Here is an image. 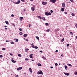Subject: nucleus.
<instances>
[{
    "mask_svg": "<svg viewBox=\"0 0 77 77\" xmlns=\"http://www.w3.org/2000/svg\"><path fill=\"white\" fill-rule=\"evenodd\" d=\"M20 0H18L17 2V4H19L20 3Z\"/></svg>",
    "mask_w": 77,
    "mask_h": 77,
    "instance_id": "nucleus-20",
    "label": "nucleus"
},
{
    "mask_svg": "<svg viewBox=\"0 0 77 77\" xmlns=\"http://www.w3.org/2000/svg\"><path fill=\"white\" fill-rule=\"evenodd\" d=\"M16 42H18V39H16Z\"/></svg>",
    "mask_w": 77,
    "mask_h": 77,
    "instance_id": "nucleus-32",
    "label": "nucleus"
},
{
    "mask_svg": "<svg viewBox=\"0 0 77 77\" xmlns=\"http://www.w3.org/2000/svg\"><path fill=\"white\" fill-rule=\"evenodd\" d=\"M29 71H31V70H32V69L31 68H29Z\"/></svg>",
    "mask_w": 77,
    "mask_h": 77,
    "instance_id": "nucleus-41",
    "label": "nucleus"
},
{
    "mask_svg": "<svg viewBox=\"0 0 77 77\" xmlns=\"http://www.w3.org/2000/svg\"><path fill=\"white\" fill-rule=\"evenodd\" d=\"M47 2H42V4L43 5H47Z\"/></svg>",
    "mask_w": 77,
    "mask_h": 77,
    "instance_id": "nucleus-5",
    "label": "nucleus"
},
{
    "mask_svg": "<svg viewBox=\"0 0 77 77\" xmlns=\"http://www.w3.org/2000/svg\"><path fill=\"white\" fill-rule=\"evenodd\" d=\"M57 65H58V64H57V63H56L55 64V65L56 66H57Z\"/></svg>",
    "mask_w": 77,
    "mask_h": 77,
    "instance_id": "nucleus-40",
    "label": "nucleus"
},
{
    "mask_svg": "<svg viewBox=\"0 0 77 77\" xmlns=\"http://www.w3.org/2000/svg\"><path fill=\"white\" fill-rule=\"evenodd\" d=\"M0 57H3V55H0Z\"/></svg>",
    "mask_w": 77,
    "mask_h": 77,
    "instance_id": "nucleus-38",
    "label": "nucleus"
},
{
    "mask_svg": "<svg viewBox=\"0 0 77 77\" xmlns=\"http://www.w3.org/2000/svg\"><path fill=\"white\" fill-rule=\"evenodd\" d=\"M55 52H56V53H57V52H58V50H56V51H55Z\"/></svg>",
    "mask_w": 77,
    "mask_h": 77,
    "instance_id": "nucleus-44",
    "label": "nucleus"
},
{
    "mask_svg": "<svg viewBox=\"0 0 77 77\" xmlns=\"http://www.w3.org/2000/svg\"><path fill=\"white\" fill-rule=\"evenodd\" d=\"M18 56H19V57H21V55L20 54H18Z\"/></svg>",
    "mask_w": 77,
    "mask_h": 77,
    "instance_id": "nucleus-23",
    "label": "nucleus"
},
{
    "mask_svg": "<svg viewBox=\"0 0 77 77\" xmlns=\"http://www.w3.org/2000/svg\"><path fill=\"white\" fill-rule=\"evenodd\" d=\"M75 26L77 28V24H76L75 25Z\"/></svg>",
    "mask_w": 77,
    "mask_h": 77,
    "instance_id": "nucleus-48",
    "label": "nucleus"
},
{
    "mask_svg": "<svg viewBox=\"0 0 77 77\" xmlns=\"http://www.w3.org/2000/svg\"><path fill=\"white\" fill-rule=\"evenodd\" d=\"M5 23H6L7 24H9V22H8V21H5Z\"/></svg>",
    "mask_w": 77,
    "mask_h": 77,
    "instance_id": "nucleus-15",
    "label": "nucleus"
},
{
    "mask_svg": "<svg viewBox=\"0 0 77 77\" xmlns=\"http://www.w3.org/2000/svg\"><path fill=\"white\" fill-rule=\"evenodd\" d=\"M25 60H28V59H27V58H25Z\"/></svg>",
    "mask_w": 77,
    "mask_h": 77,
    "instance_id": "nucleus-46",
    "label": "nucleus"
},
{
    "mask_svg": "<svg viewBox=\"0 0 77 77\" xmlns=\"http://www.w3.org/2000/svg\"><path fill=\"white\" fill-rule=\"evenodd\" d=\"M75 75H77V72H75Z\"/></svg>",
    "mask_w": 77,
    "mask_h": 77,
    "instance_id": "nucleus-50",
    "label": "nucleus"
},
{
    "mask_svg": "<svg viewBox=\"0 0 77 77\" xmlns=\"http://www.w3.org/2000/svg\"><path fill=\"white\" fill-rule=\"evenodd\" d=\"M70 33V35H73V33H72V32H69Z\"/></svg>",
    "mask_w": 77,
    "mask_h": 77,
    "instance_id": "nucleus-25",
    "label": "nucleus"
},
{
    "mask_svg": "<svg viewBox=\"0 0 77 77\" xmlns=\"http://www.w3.org/2000/svg\"><path fill=\"white\" fill-rule=\"evenodd\" d=\"M64 66L65 67V69L66 70L67 69L66 68H67V66H66L65 65Z\"/></svg>",
    "mask_w": 77,
    "mask_h": 77,
    "instance_id": "nucleus-24",
    "label": "nucleus"
},
{
    "mask_svg": "<svg viewBox=\"0 0 77 77\" xmlns=\"http://www.w3.org/2000/svg\"><path fill=\"white\" fill-rule=\"evenodd\" d=\"M69 66H72V65L70 64H67Z\"/></svg>",
    "mask_w": 77,
    "mask_h": 77,
    "instance_id": "nucleus-19",
    "label": "nucleus"
},
{
    "mask_svg": "<svg viewBox=\"0 0 77 77\" xmlns=\"http://www.w3.org/2000/svg\"><path fill=\"white\" fill-rule=\"evenodd\" d=\"M45 15H51V13L50 12H49L48 13V12H45Z\"/></svg>",
    "mask_w": 77,
    "mask_h": 77,
    "instance_id": "nucleus-1",
    "label": "nucleus"
},
{
    "mask_svg": "<svg viewBox=\"0 0 77 77\" xmlns=\"http://www.w3.org/2000/svg\"><path fill=\"white\" fill-rule=\"evenodd\" d=\"M29 49H28V48H26L25 49V51L26 52H28V50H29Z\"/></svg>",
    "mask_w": 77,
    "mask_h": 77,
    "instance_id": "nucleus-8",
    "label": "nucleus"
},
{
    "mask_svg": "<svg viewBox=\"0 0 77 77\" xmlns=\"http://www.w3.org/2000/svg\"><path fill=\"white\" fill-rule=\"evenodd\" d=\"M24 37H27V34H25L23 35Z\"/></svg>",
    "mask_w": 77,
    "mask_h": 77,
    "instance_id": "nucleus-13",
    "label": "nucleus"
},
{
    "mask_svg": "<svg viewBox=\"0 0 77 77\" xmlns=\"http://www.w3.org/2000/svg\"><path fill=\"white\" fill-rule=\"evenodd\" d=\"M57 0H50V2L52 3H54Z\"/></svg>",
    "mask_w": 77,
    "mask_h": 77,
    "instance_id": "nucleus-3",
    "label": "nucleus"
},
{
    "mask_svg": "<svg viewBox=\"0 0 77 77\" xmlns=\"http://www.w3.org/2000/svg\"><path fill=\"white\" fill-rule=\"evenodd\" d=\"M30 26H31V25H29V27H30Z\"/></svg>",
    "mask_w": 77,
    "mask_h": 77,
    "instance_id": "nucleus-58",
    "label": "nucleus"
},
{
    "mask_svg": "<svg viewBox=\"0 0 77 77\" xmlns=\"http://www.w3.org/2000/svg\"><path fill=\"white\" fill-rule=\"evenodd\" d=\"M51 68H53V67L52 66H51Z\"/></svg>",
    "mask_w": 77,
    "mask_h": 77,
    "instance_id": "nucleus-57",
    "label": "nucleus"
},
{
    "mask_svg": "<svg viewBox=\"0 0 77 77\" xmlns=\"http://www.w3.org/2000/svg\"><path fill=\"white\" fill-rule=\"evenodd\" d=\"M46 26H48V23H45Z\"/></svg>",
    "mask_w": 77,
    "mask_h": 77,
    "instance_id": "nucleus-28",
    "label": "nucleus"
},
{
    "mask_svg": "<svg viewBox=\"0 0 77 77\" xmlns=\"http://www.w3.org/2000/svg\"><path fill=\"white\" fill-rule=\"evenodd\" d=\"M42 19L43 20H44V21H45V17H43L42 18Z\"/></svg>",
    "mask_w": 77,
    "mask_h": 77,
    "instance_id": "nucleus-22",
    "label": "nucleus"
},
{
    "mask_svg": "<svg viewBox=\"0 0 77 77\" xmlns=\"http://www.w3.org/2000/svg\"><path fill=\"white\" fill-rule=\"evenodd\" d=\"M11 44H14V42H11Z\"/></svg>",
    "mask_w": 77,
    "mask_h": 77,
    "instance_id": "nucleus-29",
    "label": "nucleus"
},
{
    "mask_svg": "<svg viewBox=\"0 0 77 77\" xmlns=\"http://www.w3.org/2000/svg\"><path fill=\"white\" fill-rule=\"evenodd\" d=\"M50 30V29H48L47 30V32H49Z\"/></svg>",
    "mask_w": 77,
    "mask_h": 77,
    "instance_id": "nucleus-37",
    "label": "nucleus"
},
{
    "mask_svg": "<svg viewBox=\"0 0 77 77\" xmlns=\"http://www.w3.org/2000/svg\"><path fill=\"white\" fill-rule=\"evenodd\" d=\"M18 76H19L18 75H17L15 76V77H18Z\"/></svg>",
    "mask_w": 77,
    "mask_h": 77,
    "instance_id": "nucleus-55",
    "label": "nucleus"
},
{
    "mask_svg": "<svg viewBox=\"0 0 77 77\" xmlns=\"http://www.w3.org/2000/svg\"><path fill=\"white\" fill-rule=\"evenodd\" d=\"M32 47H33V48H35V46H34V45H32Z\"/></svg>",
    "mask_w": 77,
    "mask_h": 77,
    "instance_id": "nucleus-39",
    "label": "nucleus"
},
{
    "mask_svg": "<svg viewBox=\"0 0 77 77\" xmlns=\"http://www.w3.org/2000/svg\"><path fill=\"white\" fill-rule=\"evenodd\" d=\"M10 55H11V56H12L13 54H10Z\"/></svg>",
    "mask_w": 77,
    "mask_h": 77,
    "instance_id": "nucleus-53",
    "label": "nucleus"
},
{
    "mask_svg": "<svg viewBox=\"0 0 77 77\" xmlns=\"http://www.w3.org/2000/svg\"><path fill=\"white\" fill-rule=\"evenodd\" d=\"M37 73H38V74H44V73L42 72L41 70H40L39 72H37Z\"/></svg>",
    "mask_w": 77,
    "mask_h": 77,
    "instance_id": "nucleus-2",
    "label": "nucleus"
},
{
    "mask_svg": "<svg viewBox=\"0 0 77 77\" xmlns=\"http://www.w3.org/2000/svg\"><path fill=\"white\" fill-rule=\"evenodd\" d=\"M30 71V72H32V70H31L29 71Z\"/></svg>",
    "mask_w": 77,
    "mask_h": 77,
    "instance_id": "nucleus-51",
    "label": "nucleus"
},
{
    "mask_svg": "<svg viewBox=\"0 0 77 77\" xmlns=\"http://www.w3.org/2000/svg\"><path fill=\"white\" fill-rule=\"evenodd\" d=\"M11 17H14V14H11Z\"/></svg>",
    "mask_w": 77,
    "mask_h": 77,
    "instance_id": "nucleus-36",
    "label": "nucleus"
},
{
    "mask_svg": "<svg viewBox=\"0 0 77 77\" xmlns=\"http://www.w3.org/2000/svg\"><path fill=\"white\" fill-rule=\"evenodd\" d=\"M11 61L12 62H13V63H16V61L14 60H12Z\"/></svg>",
    "mask_w": 77,
    "mask_h": 77,
    "instance_id": "nucleus-10",
    "label": "nucleus"
},
{
    "mask_svg": "<svg viewBox=\"0 0 77 77\" xmlns=\"http://www.w3.org/2000/svg\"><path fill=\"white\" fill-rule=\"evenodd\" d=\"M71 15H72V16H73V17H74L75 16V14L74 13H72Z\"/></svg>",
    "mask_w": 77,
    "mask_h": 77,
    "instance_id": "nucleus-14",
    "label": "nucleus"
},
{
    "mask_svg": "<svg viewBox=\"0 0 77 77\" xmlns=\"http://www.w3.org/2000/svg\"><path fill=\"white\" fill-rule=\"evenodd\" d=\"M19 34H20V35H23V32H20L19 33Z\"/></svg>",
    "mask_w": 77,
    "mask_h": 77,
    "instance_id": "nucleus-18",
    "label": "nucleus"
},
{
    "mask_svg": "<svg viewBox=\"0 0 77 77\" xmlns=\"http://www.w3.org/2000/svg\"><path fill=\"white\" fill-rule=\"evenodd\" d=\"M19 30H20V31H22V29L21 28H19Z\"/></svg>",
    "mask_w": 77,
    "mask_h": 77,
    "instance_id": "nucleus-34",
    "label": "nucleus"
},
{
    "mask_svg": "<svg viewBox=\"0 0 77 77\" xmlns=\"http://www.w3.org/2000/svg\"><path fill=\"white\" fill-rule=\"evenodd\" d=\"M40 52L41 53H42V51H40Z\"/></svg>",
    "mask_w": 77,
    "mask_h": 77,
    "instance_id": "nucleus-60",
    "label": "nucleus"
},
{
    "mask_svg": "<svg viewBox=\"0 0 77 77\" xmlns=\"http://www.w3.org/2000/svg\"><path fill=\"white\" fill-rule=\"evenodd\" d=\"M26 41H27V42L29 41V40L27 39H26Z\"/></svg>",
    "mask_w": 77,
    "mask_h": 77,
    "instance_id": "nucleus-52",
    "label": "nucleus"
},
{
    "mask_svg": "<svg viewBox=\"0 0 77 77\" xmlns=\"http://www.w3.org/2000/svg\"><path fill=\"white\" fill-rule=\"evenodd\" d=\"M51 13H53V10H51Z\"/></svg>",
    "mask_w": 77,
    "mask_h": 77,
    "instance_id": "nucleus-47",
    "label": "nucleus"
},
{
    "mask_svg": "<svg viewBox=\"0 0 77 77\" xmlns=\"http://www.w3.org/2000/svg\"><path fill=\"white\" fill-rule=\"evenodd\" d=\"M5 42H9V41H8V40H6L5 41Z\"/></svg>",
    "mask_w": 77,
    "mask_h": 77,
    "instance_id": "nucleus-49",
    "label": "nucleus"
},
{
    "mask_svg": "<svg viewBox=\"0 0 77 77\" xmlns=\"http://www.w3.org/2000/svg\"><path fill=\"white\" fill-rule=\"evenodd\" d=\"M42 58L44 60H45L46 59V58L45 57H42Z\"/></svg>",
    "mask_w": 77,
    "mask_h": 77,
    "instance_id": "nucleus-21",
    "label": "nucleus"
},
{
    "mask_svg": "<svg viewBox=\"0 0 77 77\" xmlns=\"http://www.w3.org/2000/svg\"><path fill=\"white\" fill-rule=\"evenodd\" d=\"M38 48L37 46H35V48H35L36 49H37V48Z\"/></svg>",
    "mask_w": 77,
    "mask_h": 77,
    "instance_id": "nucleus-31",
    "label": "nucleus"
},
{
    "mask_svg": "<svg viewBox=\"0 0 77 77\" xmlns=\"http://www.w3.org/2000/svg\"><path fill=\"white\" fill-rule=\"evenodd\" d=\"M38 18H39L40 19H42V17H41V16H38Z\"/></svg>",
    "mask_w": 77,
    "mask_h": 77,
    "instance_id": "nucleus-17",
    "label": "nucleus"
},
{
    "mask_svg": "<svg viewBox=\"0 0 77 77\" xmlns=\"http://www.w3.org/2000/svg\"><path fill=\"white\" fill-rule=\"evenodd\" d=\"M21 2H25V0H21Z\"/></svg>",
    "mask_w": 77,
    "mask_h": 77,
    "instance_id": "nucleus-30",
    "label": "nucleus"
},
{
    "mask_svg": "<svg viewBox=\"0 0 77 77\" xmlns=\"http://www.w3.org/2000/svg\"><path fill=\"white\" fill-rule=\"evenodd\" d=\"M4 27H7V26H4Z\"/></svg>",
    "mask_w": 77,
    "mask_h": 77,
    "instance_id": "nucleus-59",
    "label": "nucleus"
},
{
    "mask_svg": "<svg viewBox=\"0 0 77 77\" xmlns=\"http://www.w3.org/2000/svg\"><path fill=\"white\" fill-rule=\"evenodd\" d=\"M62 6L63 7V8H65V7H66V6H65V3H62Z\"/></svg>",
    "mask_w": 77,
    "mask_h": 77,
    "instance_id": "nucleus-4",
    "label": "nucleus"
},
{
    "mask_svg": "<svg viewBox=\"0 0 77 77\" xmlns=\"http://www.w3.org/2000/svg\"><path fill=\"white\" fill-rule=\"evenodd\" d=\"M61 11H62V12H63V11H65V10H64V8H61Z\"/></svg>",
    "mask_w": 77,
    "mask_h": 77,
    "instance_id": "nucleus-16",
    "label": "nucleus"
},
{
    "mask_svg": "<svg viewBox=\"0 0 77 77\" xmlns=\"http://www.w3.org/2000/svg\"><path fill=\"white\" fill-rule=\"evenodd\" d=\"M64 39H64V38H63V39H62L61 41L62 42H63V41H64Z\"/></svg>",
    "mask_w": 77,
    "mask_h": 77,
    "instance_id": "nucleus-33",
    "label": "nucleus"
},
{
    "mask_svg": "<svg viewBox=\"0 0 77 77\" xmlns=\"http://www.w3.org/2000/svg\"><path fill=\"white\" fill-rule=\"evenodd\" d=\"M33 56V54H31L29 55V57L30 58H33V56Z\"/></svg>",
    "mask_w": 77,
    "mask_h": 77,
    "instance_id": "nucleus-7",
    "label": "nucleus"
},
{
    "mask_svg": "<svg viewBox=\"0 0 77 77\" xmlns=\"http://www.w3.org/2000/svg\"><path fill=\"white\" fill-rule=\"evenodd\" d=\"M71 2H74V0H70Z\"/></svg>",
    "mask_w": 77,
    "mask_h": 77,
    "instance_id": "nucleus-42",
    "label": "nucleus"
},
{
    "mask_svg": "<svg viewBox=\"0 0 77 77\" xmlns=\"http://www.w3.org/2000/svg\"><path fill=\"white\" fill-rule=\"evenodd\" d=\"M69 46V44H67V47H68V46Z\"/></svg>",
    "mask_w": 77,
    "mask_h": 77,
    "instance_id": "nucleus-43",
    "label": "nucleus"
},
{
    "mask_svg": "<svg viewBox=\"0 0 77 77\" xmlns=\"http://www.w3.org/2000/svg\"><path fill=\"white\" fill-rule=\"evenodd\" d=\"M31 9L32 11H35V8H34L33 7H32Z\"/></svg>",
    "mask_w": 77,
    "mask_h": 77,
    "instance_id": "nucleus-9",
    "label": "nucleus"
},
{
    "mask_svg": "<svg viewBox=\"0 0 77 77\" xmlns=\"http://www.w3.org/2000/svg\"><path fill=\"white\" fill-rule=\"evenodd\" d=\"M23 19V17H20V21H22V20Z\"/></svg>",
    "mask_w": 77,
    "mask_h": 77,
    "instance_id": "nucleus-11",
    "label": "nucleus"
},
{
    "mask_svg": "<svg viewBox=\"0 0 77 77\" xmlns=\"http://www.w3.org/2000/svg\"><path fill=\"white\" fill-rule=\"evenodd\" d=\"M65 75H69V73H65Z\"/></svg>",
    "mask_w": 77,
    "mask_h": 77,
    "instance_id": "nucleus-12",
    "label": "nucleus"
},
{
    "mask_svg": "<svg viewBox=\"0 0 77 77\" xmlns=\"http://www.w3.org/2000/svg\"><path fill=\"white\" fill-rule=\"evenodd\" d=\"M64 14H67V12H65Z\"/></svg>",
    "mask_w": 77,
    "mask_h": 77,
    "instance_id": "nucleus-45",
    "label": "nucleus"
},
{
    "mask_svg": "<svg viewBox=\"0 0 77 77\" xmlns=\"http://www.w3.org/2000/svg\"><path fill=\"white\" fill-rule=\"evenodd\" d=\"M76 39H77V36H76Z\"/></svg>",
    "mask_w": 77,
    "mask_h": 77,
    "instance_id": "nucleus-64",
    "label": "nucleus"
},
{
    "mask_svg": "<svg viewBox=\"0 0 77 77\" xmlns=\"http://www.w3.org/2000/svg\"><path fill=\"white\" fill-rule=\"evenodd\" d=\"M2 50H6V48H3Z\"/></svg>",
    "mask_w": 77,
    "mask_h": 77,
    "instance_id": "nucleus-35",
    "label": "nucleus"
},
{
    "mask_svg": "<svg viewBox=\"0 0 77 77\" xmlns=\"http://www.w3.org/2000/svg\"><path fill=\"white\" fill-rule=\"evenodd\" d=\"M30 1H31V2H32V1H33V0H30Z\"/></svg>",
    "mask_w": 77,
    "mask_h": 77,
    "instance_id": "nucleus-62",
    "label": "nucleus"
},
{
    "mask_svg": "<svg viewBox=\"0 0 77 77\" xmlns=\"http://www.w3.org/2000/svg\"><path fill=\"white\" fill-rule=\"evenodd\" d=\"M36 38L38 39V40H39V37L38 36H36Z\"/></svg>",
    "mask_w": 77,
    "mask_h": 77,
    "instance_id": "nucleus-26",
    "label": "nucleus"
},
{
    "mask_svg": "<svg viewBox=\"0 0 77 77\" xmlns=\"http://www.w3.org/2000/svg\"><path fill=\"white\" fill-rule=\"evenodd\" d=\"M13 3H15V4H18L17 3V2H15H15H13Z\"/></svg>",
    "mask_w": 77,
    "mask_h": 77,
    "instance_id": "nucleus-56",
    "label": "nucleus"
},
{
    "mask_svg": "<svg viewBox=\"0 0 77 77\" xmlns=\"http://www.w3.org/2000/svg\"><path fill=\"white\" fill-rule=\"evenodd\" d=\"M7 29H8V28H5V30H7Z\"/></svg>",
    "mask_w": 77,
    "mask_h": 77,
    "instance_id": "nucleus-54",
    "label": "nucleus"
},
{
    "mask_svg": "<svg viewBox=\"0 0 77 77\" xmlns=\"http://www.w3.org/2000/svg\"><path fill=\"white\" fill-rule=\"evenodd\" d=\"M33 45V43H32L31 44V45Z\"/></svg>",
    "mask_w": 77,
    "mask_h": 77,
    "instance_id": "nucleus-61",
    "label": "nucleus"
},
{
    "mask_svg": "<svg viewBox=\"0 0 77 77\" xmlns=\"http://www.w3.org/2000/svg\"><path fill=\"white\" fill-rule=\"evenodd\" d=\"M22 69V67H20L19 68H18L17 69L18 71H19V70H20V69Z\"/></svg>",
    "mask_w": 77,
    "mask_h": 77,
    "instance_id": "nucleus-6",
    "label": "nucleus"
},
{
    "mask_svg": "<svg viewBox=\"0 0 77 77\" xmlns=\"http://www.w3.org/2000/svg\"><path fill=\"white\" fill-rule=\"evenodd\" d=\"M37 65H38V66H42L41 64H40V63L38 64H37Z\"/></svg>",
    "mask_w": 77,
    "mask_h": 77,
    "instance_id": "nucleus-27",
    "label": "nucleus"
},
{
    "mask_svg": "<svg viewBox=\"0 0 77 77\" xmlns=\"http://www.w3.org/2000/svg\"><path fill=\"white\" fill-rule=\"evenodd\" d=\"M60 37H62V35H60Z\"/></svg>",
    "mask_w": 77,
    "mask_h": 77,
    "instance_id": "nucleus-63",
    "label": "nucleus"
}]
</instances>
